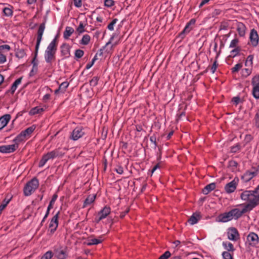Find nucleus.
I'll return each instance as SVG.
<instances>
[{
    "label": "nucleus",
    "mask_w": 259,
    "mask_h": 259,
    "mask_svg": "<svg viewBox=\"0 0 259 259\" xmlns=\"http://www.w3.org/2000/svg\"><path fill=\"white\" fill-rule=\"evenodd\" d=\"M240 197L242 200L247 202L241 210H243L244 213L259 205V193L256 195L252 190H244L241 193Z\"/></svg>",
    "instance_id": "nucleus-1"
},
{
    "label": "nucleus",
    "mask_w": 259,
    "mask_h": 259,
    "mask_svg": "<svg viewBox=\"0 0 259 259\" xmlns=\"http://www.w3.org/2000/svg\"><path fill=\"white\" fill-rule=\"evenodd\" d=\"M57 36H56L48 45L45 50L44 58L47 63L52 64L55 60L57 50Z\"/></svg>",
    "instance_id": "nucleus-2"
},
{
    "label": "nucleus",
    "mask_w": 259,
    "mask_h": 259,
    "mask_svg": "<svg viewBox=\"0 0 259 259\" xmlns=\"http://www.w3.org/2000/svg\"><path fill=\"white\" fill-rule=\"evenodd\" d=\"M64 151V148L59 147L43 155L39 162L38 167H42L49 160L63 157L65 154Z\"/></svg>",
    "instance_id": "nucleus-3"
},
{
    "label": "nucleus",
    "mask_w": 259,
    "mask_h": 259,
    "mask_svg": "<svg viewBox=\"0 0 259 259\" xmlns=\"http://www.w3.org/2000/svg\"><path fill=\"white\" fill-rule=\"evenodd\" d=\"M115 35V34H113L109 41L106 44V45L99 50V51L96 54L95 56L93 58L92 61L87 64L85 66V69L88 70L93 66L95 62L98 59V56L100 57H103L104 54L107 55L111 54L112 49L115 45H112L109 48L107 47L111 44ZM105 56H106V55H105Z\"/></svg>",
    "instance_id": "nucleus-4"
},
{
    "label": "nucleus",
    "mask_w": 259,
    "mask_h": 259,
    "mask_svg": "<svg viewBox=\"0 0 259 259\" xmlns=\"http://www.w3.org/2000/svg\"><path fill=\"white\" fill-rule=\"evenodd\" d=\"M244 213V211L243 210H241L239 208H234L228 212L220 214L218 219L220 222L226 223L233 219L238 220Z\"/></svg>",
    "instance_id": "nucleus-5"
},
{
    "label": "nucleus",
    "mask_w": 259,
    "mask_h": 259,
    "mask_svg": "<svg viewBox=\"0 0 259 259\" xmlns=\"http://www.w3.org/2000/svg\"><path fill=\"white\" fill-rule=\"evenodd\" d=\"M45 28L46 21L39 25L37 31L36 43L35 47L34 57L31 61V64L33 65V68L35 67L37 68V61L36 60V57L37 56L39 46L42 38V35Z\"/></svg>",
    "instance_id": "nucleus-6"
},
{
    "label": "nucleus",
    "mask_w": 259,
    "mask_h": 259,
    "mask_svg": "<svg viewBox=\"0 0 259 259\" xmlns=\"http://www.w3.org/2000/svg\"><path fill=\"white\" fill-rule=\"evenodd\" d=\"M39 182L37 178H33L28 182L23 189L24 195L26 196L31 195L38 187Z\"/></svg>",
    "instance_id": "nucleus-7"
},
{
    "label": "nucleus",
    "mask_w": 259,
    "mask_h": 259,
    "mask_svg": "<svg viewBox=\"0 0 259 259\" xmlns=\"http://www.w3.org/2000/svg\"><path fill=\"white\" fill-rule=\"evenodd\" d=\"M245 244L249 247L258 248L259 247V237L253 232H250L246 237Z\"/></svg>",
    "instance_id": "nucleus-8"
},
{
    "label": "nucleus",
    "mask_w": 259,
    "mask_h": 259,
    "mask_svg": "<svg viewBox=\"0 0 259 259\" xmlns=\"http://www.w3.org/2000/svg\"><path fill=\"white\" fill-rule=\"evenodd\" d=\"M239 181V178L236 177L231 182L227 183L225 186L226 192L228 194L234 192L236 189Z\"/></svg>",
    "instance_id": "nucleus-9"
},
{
    "label": "nucleus",
    "mask_w": 259,
    "mask_h": 259,
    "mask_svg": "<svg viewBox=\"0 0 259 259\" xmlns=\"http://www.w3.org/2000/svg\"><path fill=\"white\" fill-rule=\"evenodd\" d=\"M60 211H58L52 218L49 224V231L51 234H53L56 231L59 225V216Z\"/></svg>",
    "instance_id": "nucleus-10"
},
{
    "label": "nucleus",
    "mask_w": 259,
    "mask_h": 259,
    "mask_svg": "<svg viewBox=\"0 0 259 259\" xmlns=\"http://www.w3.org/2000/svg\"><path fill=\"white\" fill-rule=\"evenodd\" d=\"M84 134L82 126H77L72 131L70 138L73 141H76L81 138Z\"/></svg>",
    "instance_id": "nucleus-11"
},
{
    "label": "nucleus",
    "mask_w": 259,
    "mask_h": 259,
    "mask_svg": "<svg viewBox=\"0 0 259 259\" xmlns=\"http://www.w3.org/2000/svg\"><path fill=\"white\" fill-rule=\"evenodd\" d=\"M111 208L110 207L105 206L98 213V217L96 218L95 221L98 223L103 219H105L110 213Z\"/></svg>",
    "instance_id": "nucleus-12"
},
{
    "label": "nucleus",
    "mask_w": 259,
    "mask_h": 259,
    "mask_svg": "<svg viewBox=\"0 0 259 259\" xmlns=\"http://www.w3.org/2000/svg\"><path fill=\"white\" fill-rule=\"evenodd\" d=\"M54 254L57 259H66L68 257V252L66 248L62 247L55 248Z\"/></svg>",
    "instance_id": "nucleus-13"
},
{
    "label": "nucleus",
    "mask_w": 259,
    "mask_h": 259,
    "mask_svg": "<svg viewBox=\"0 0 259 259\" xmlns=\"http://www.w3.org/2000/svg\"><path fill=\"white\" fill-rule=\"evenodd\" d=\"M71 47L67 43H63L60 46V53L63 59H65L69 58L71 56L70 54Z\"/></svg>",
    "instance_id": "nucleus-14"
},
{
    "label": "nucleus",
    "mask_w": 259,
    "mask_h": 259,
    "mask_svg": "<svg viewBox=\"0 0 259 259\" xmlns=\"http://www.w3.org/2000/svg\"><path fill=\"white\" fill-rule=\"evenodd\" d=\"M249 40L251 43V45L253 47H256L258 45L259 41V36L257 31L254 29H252L250 30L249 34Z\"/></svg>",
    "instance_id": "nucleus-15"
},
{
    "label": "nucleus",
    "mask_w": 259,
    "mask_h": 259,
    "mask_svg": "<svg viewBox=\"0 0 259 259\" xmlns=\"http://www.w3.org/2000/svg\"><path fill=\"white\" fill-rule=\"evenodd\" d=\"M258 174V170L256 169L254 171L247 170L241 176V180L245 183L248 182L254 177H256Z\"/></svg>",
    "instance_id": "nucleus-16"
},
{
    "label": "nucleus",
    "mask_w": 259,
    "mask_h": 259,
    "mask_svg": "<svg viewBox=\"0 0 259 259\" xmlns=\"http://www.w3.org/2000/svg\"><path fill=\"white\" fill-rule=\"evenodd\" d=\"M228 238L232 241H236L239 238L238 230L235 228H230L227 232Z\"/></svg>",
    "instance_id": "nucleus-17"
},
{
    "label": "nucleus",
    "mask_w": 259,
    "mask_h": 259,
    "mask_svg": "<svg viewBox=\"0 0 259 259\" xmlns=\"http://www.w3.org/2000/svg\"><path fill=\"white\" fill-rule=\"evenodd\" d=\"M18 147V145L16 146L15 144L1 146L0 152L2 153H12L16 150Z\"/></svg>",
    "instance_id": "nucleus-18"
},
{
    "label": "nucleus",
    "mask_w": 259,
    "mask_h": 259,
    "mask_svg": "<svg viewBox=\"0 0 259 259\" xmlns=\"http://www.w3.org/2000/svg\"><path fill=\"white\" fill-rule=\"evenodd\" d=\"M236 29L240 37H244L246 34L247 28L245 25L241 22H236Z\"/></svg>",
    "instance_id": "nucleus-19"
},
{
    "label": "nucleus",
    "mask_w": 259,
    "mask_h": 259,
    "mask_svg": "<svg viewBox=\"0 0 259 259\" xmlns=\"http://www.w3.org/2000/svg\"><path fill=\"white\" fill-rule=\"evenodd\" d=\"M11 119V115L7 114L0 117V130L5 127Z\"/></svg>",
    "instance_id": "nucleus-20"
},
{
    "label": "nucleus",
    "mask_w": 259,
    "mask_h": 259,
    "mask_svg": "<svg viewBox=\"0 0 259 259\" xmlns=\"http://www.w3.org/2000/svg\"><path fill=\"white\" fill-rule=\"evenodd\" d=\"M3 13L5 16L11 17L13 15V7L11 5H8V7H6L3 9Z\"/></svg>",
    "instance_id": "nucleus-21"
},
{
    "label": "nucleus",
    "mask_w": 259,
    "mask_h": 259,
    "mask_svg": "<svg viewBox=\"0 0 259 259\" xmlns=\"http://www.w3.org/2000/svg\"><path fill=\"white\" fill-rule=\"evenodd\" d=\"M201 219V216L199 213H194L189 219L188 222L192 225L196 224L198 221Z\"/></svg>",
    "instance_id": "nucleus-22"
},
{
    "label": "nucleus",
    "mask_w": 259,
    "mask_h": 259,
    "mask_svg": "<svg viewBox=\"0 0 259 259\" xmlns=\"http://www.w3.org/2000/svg\"><path fill=\"white\" fill-rule=\"evenodd\" d=\"M96 195H90L84 201L82 207L85 208L87 206L93 203L96 199Z\"/></svg>",
    "instance_id": "nucleus-23"
},
{
    "label": "nucleus",
    "mask_w": 259,
    "mask_h": 259,
    "mask_svg": "<svg viewBox=\"0 0 259 259\" xmlns=\"http://www.w3.org/2000/svg\"><path fill=\"white\" fill-rule=\"evenodd\" d=\"M216 185L214 183H211L208 185H207L203 189L202 193L207 195L211 191L213 190L215 188Z\"/></svg>",
    "instance_id": "nucleus-24"
},
{
    "label": "nucleus",
    "mask_w": 259,
    "mask_h": 259,
    "mask_svg": "<svg viewBox=\"0 0 259 259\" xmlns=\"http://www.w3.org/2000/svg\"><path fill=\"white\" fill-rule=\"evenodd\" d=\"M74 30L73 28L70 26H66L63 33V37L65 39H67L73 34Z\"/></svg>",
    "instance_id": "nucleus-25"
},
{
    "label": "nucleus",
    "mask_w": 259,
    "mask_h": 259,
    "mask_svg": "<svg viewBox=\"0 0 259 259\" xmlns=\"http://www.w3.org/2000/svg\"><path fill=\"white\" fill-rule=\"evenodd\" d=\"M222 245L224 248L227 250V251H228L229 252H232V253H233V252L235 250L233 244L230 242L224 241Z\"/></svg>",
    "instance_id": "nucleus-26"
},
{
    "label": "nucleus",
    "mask_w": 259,
    "mask_h": 259,
    "mask_svg": "<svg viewBox=\"0 0 259 259\" xmlns=\"http://www.w3.org/2000/svg\"><path fill=\"white\" fill-rule=\"evenodd\" d=\"M22 79V77H21L17 79L14 81V82L12 84V85L11 87V89L10 90L11 94H13L15 93V91L16 90V89L17 88L18 85L21 83Z\"/></svg>",
    "instance_id": "nucleus-27"
},
{
    "label": "nucleus",
    "mask_w": 259,
    "mask_h": 259,
    "mask_svg": "<svg viewBox=\"0 0 259 259\" xmlns=\"http://www.w3.org/2000/svg\"><path fill=\"white\" fill-rule=\"evenodd\" d=\"M26 138V136L23 132L22 131L19 134H18L13 140V142H15L17 145L19 143L24 141Z\"/></svg>",
    "instance_id": "nucleus-28"
},
{
    "label": "nucleus",
    "mask_w": 259,
    "mask_h": 259,
    "mask_svg": "<svg viewBox=\"0 0 259 259\" xmlns=\"http://www.w3.org/2000/svg\"><path fill=\"white\" fill-rule=\"evenodd\" d=\"M44 111L43 108H40L38 106H36L32 108L29 111V115H34L40 113Z\"/></svg>",
    "instance_id": "nucleus-29"
},
{
    "label": "nucleus",
    "mask_w": 259,
    "mask_h": 259,
    "mask_svg": "<svg viewBox=\"0 0 259 259\" xmlns=\"http://www.w3.org/2000/svg\"><path fill=\"white\" fill-rule=\"evenodd\" d=\"M91 40V37L89 34H84L83 35L81 39L79 41V44L82 45H88Z\"/></svg>",
    "instance_id": "nucleus-30"
},
{
    "label": "nucleus",
    "mask_w": 259,
    "mask_h": 259,
    "mask_svg": "<svg viewBox=\"0 0 259 259\" xmlns=\"http://www.w3.org/2000/svg\"><path fill=\"white\" fill-rule=\"evenodd\" d=\"M35 128L36 126L35 125H32V126L28 127L25 130L22 131V132L25 134V136L26 137L27 136H30L35 130Z\"/></svg>",
    "instance_id": "nucleus-31"
},
{
    "label": "nucleus",
    "mask_w": 259,
    "mask_h": 259,
    "mask_svg": "<svg viewBox=\"0 0 259 259\" xmlns=\"http://www.w3.org/2000/svg\"><path fill=\"white\" fill-rule=\"evenodd\" d=\"M102 242V240L101 239H96V238L90 239L88 240L87 244L89 246H91V245H97V244H100Z\"/></svg>",
    "instance_id": "nucleus-32"
},
{
    "label": "nucleus",
    "mask_w": 259,
    "mask_h": 259,
    "mask_svg": "<svg viewBox=\"0 0 259 259\" xmlns=\"http://www.w3.org/2000/svg\"><path fill=\"white\" fill-rule=\"evenodd\" d=\"M192 30V27L189 26V24H186L183 30L180 33L179 35L184 38L185 34L188 33Z\"/></svg>",
    "instance_id": "nucleus-33"
},
{
    "label": "nucleus",
    "mask_w": 259,
    "mask_h": 259,
    "mask_svg": "<svg viewBox=\"0 0 259 259\" xmlns=\"http://www.w3.org/2000/svg\"><path fill=\"white\" fill-rule=\"evenodd\" d=\"M241 48H236L231 51L230 57L234 58L237 56L240 55V52L241 51Z\"/></svg>",
    "instance_id": "nucleus-34"
},
{
    "label": "nucleus",
    "mask_w": 259,
    "mask_h": 259,
    "mask_svg": "<svg viewBox=\"0 0 259 259\" xmlns=\"http://www.w3.org/2000/svg\"><path fill=\"white\" fill-rule=\"evenodd\" d=\"M251 85L252 87H259V74H256L252 78Z\"/></svg>",
    "instance_id": "nucleus-35"
},
{
    "label": "nucleus",
    "mask_w": 259,
    "mask_h": 259,
    "mask_svg": "<svg viewBox=\"0 0 259 259\" xmlns=\"http://www.w3.org/2000/svg\"><path fill=\"white\" fill-rule=\"evenodd\" d=\"M26 56V53L24 49H18L16 52V56L19 59H22Z\"/></svg>",
    "instance_id": "nucleus-36"
},
{
    "label": "nucleus",
    "mask_w": 259,
    "mask_h": 259,
    "mask_svg": "<svg viewBox=\"0 0 259 259\" xmlns=\"http://www.w3.org/2000/svg\"><path fill=\"white\" fill-rule=\"evenodd\" d=\"M253 55H249L246 60L245 65L246 66H249L250 67L252 66L253 65Z\"/></svg>",
    "instance_id": "nucleus-37"
},
{
    "label": "nucleus",
    "mask_w": 259,
    "mask_h": 259,
    "mask_svg": "<svg viewBox=\"0 0 259 259\" xmlns=\"http://www.w3.org/2000/svg\"><path fill=\"white\" fill-rule=\"evenodd\" d=\"M252 94L255 99H259V87H254L252 88Z\"/></svg>",
    "instance_id": "nucleus-38"
},
{
    "label": "nucleus",
    "mask_w": 259,
    "mask_h": 259,
    "mask_svg": "<svg viewBox=\"0 0 259 259\" xmlns=\"http://www.w3.org/2000/svg\"><path fill=\"white\" fill-rule=\"evenodd\" d=\"M69 84L68 81H64L61 83L59 87V90H61V93H64L66 91V89L69 86Z\"/></svg>",
    "instance_id": "nucleus-39"
},
{
    "label": "nucleus",
    "mask_w": 259,
    "mask_h": 259,
    "mask_svg": "<svg viewBox=\"0 0 259 259\" xmlns=\"http://www.w3.org/2000/svg\"><path fill=\"white\" fill-rule=\"evenodd\" d=\"M253 120L255 127L257 128H259V108L257 109L256 111Z\"/></svg>",
    "instance_id": "nucleus-40"
},
{
    "label": "nucleus",
    "mask_w": 259,
    "mask_h": 259,
    "mask_svg": "<svg viewBox=\"0 0 259 259\" xmlns=\"http://www.w3.org/2000/svg\"><path fill=\"white\" fill-rule=\"evenodd\" d=\"M222 255L223 259H234L233 253H231L228 251L223 252Z\"/></svg>",
    "instance_id": "nucleus-41"
},
{
    "label": "nucleus",
    "mask_w": 259,
    "mask_h": 259,
    "mask_svg": "<svg viewBox=\"0 0 259 259\" xmlns=\"http://www.w3.org/2000/svg\"><path fill=\"white\" fill-rule=\"evenodd\" d=\"M239 43V39L238 38H234L232 39L230 44L229 48H240V47L238 46V44Z\"/></svg>",
    "instance_id": "nucleus-42"
},
{
    "label": "nucleus",
    "mask_w": 259,
    "mask_h": 259,
    "mask_svg": "<svg viewBox=\"0 0 259 259\" xmlns=\"http://www.w3.org/2000/svg\"><path fill=\"white\" fill-rule=\"evenodd\" d=\"M84 55V51L80 49H77L75 51L74 55L76 59L81 58Z\"/></svg>",
    "instance_id": "nucleus-43"
},
{
    "label": "nucleus",
    "mask_w": 259,
    "mask_h": 259,
    "mask_svg": "<svg viewBox=\"0 0 259 259\" xmlns=\"http://www.w3.org/2000/svg\"><path fill=\"white\" fill-rule=\"evenodd\" d=\"M242 75L244 77L249 76L252 73V68H244L242 70Z\"/></svg>",
    "instance_id": "nucleus-44"
},
{
    "label": "nucleus",
    "mask_w": 259,
    "mask_h": 259,
    "mask_svg": "<svg viewBox=\"0 0 259 259\" xmlns=\"http://www.w3.org/2000/svg\"><path fill=\"white\" fill-rule=\"evenodd\" d=\"M58 195L56 194L53 195L51 201H50L49 204L48 206L49 209H52L53 207V205L57 199Z\"/></svg>",
    "instance_id": "nucleus-45"
},
{
    "label": "nucleus",
    "mask_w": 259,
    "mask_h": 259,
    "mask_svg": "<svg viewBox=\"0 0 259 259\" xmlns=\"http://www.w3.org/2000/svg\"><path fill=\"white\" fill-rule=\"evenodd\" d=\"M54 253L51 250L46 252L41 257L42 259H51L53 256Z\"/></svg>",
    "instance_id": "nucleus-46"
},
{
    "label": "nucleus",
    "mask_w": 259,
    "mask_h": 259,
    "mask_svg": "<svg viewBox=\"0 0 259 259\" xmlns=\"http://www.w3.org/2000/svg\"><path fill=\"white\" fill-rule=\"evenodd\" d=\"M85 31L84 29V25L82 22H80L79 26L76 28V31L79 33L81 34Z\"/></svg>",
    "instance_id": "nucleus-47"
},
{
    "label": "nucleus",
    "mask_w": 259,
    "mask_h": 259,
    "mask_svg": "<svg viewBox=\"0 0 259 259\" xmlns=\"http://www.w3.org/2000/svg\"><path fill=\"white\" fill-rule=\"evenodd\" d=\"M118 21V19L117 18L113 19L112 21L108 25L107 28L109 30H113L114 29V26L115 24L117 23Z\"/></svg>",
    "instance_id": "nucleus-48"
},
{
    "label": "nucleus",
    "mask_w": 259,
    "mask_h": 259,
    "mask_svg": "<svg viewBox=\"0 0 259 259\" xmlns=\"http://www.w3.org/2000/svg\"><path fill=\"white\" fill-rule=\"evenodd\" d=\"M242 67L241 63L236 64L234 67L231 68V72L234 73L238 72V71Z\"/></svg>",
    "instance_id": "nucleus-49"
},
{
    "label": "nucleus",
    "mask_w": 259,
    "mask_h": 259,
    "mask_svg": "<svg viewBox=\"0 0 259 259\" xmlns=\"http://www.w3.org/2000/svg\"><path fill=\"white\" fill-rule=\"evenodd\" d=\"M99 81V77L94 76L90 81V84L91 86L95 87L98 84Z\"/></svg>",
    "instance_id": "nucleus-50"
},
{
    "label": "nucleus",
    "mask_w": 259,
    "mask_h": 259,
    "mask_svg": "<svg viewBox=\"0 0 259 259\" xmlns=\"http://www.w3.org/2000/svg\"><path fill=\"white\" fill-rule=\"evenodd\" d=\"M9 202L10 200H7L6 199L4 200L3 203L0 205V214L2 213V211L5 208Z\"/></svg>",
    "instance_id": "nucleus-51"
},
{
    "label": "nucleus",
    "mask_w": 259,
    "mask_h": 259,
    "mask_svg": "<svg viewBox=\"0 0 259 259\" xmlns=\"http://www.w3.org/2000/svg\"><path fill=\"white\" fill-rule=\"evenodd\" d=\"M104 6L107 8H110L114 5L115 2L113 0H104Z\"/></svg>",
    "instance_id": "nucleus-52"
},
{
    "label": "nucleus",
    "mask_w": 259,
    "mask_h": 259,
    "mask_svg": "<svg viewBox=\"0 0 259 259\" xmlns=\"http://www.w3.org/2000/svg\"><path fill=\"white\" fill-rule=\"evenodd\" d=\"M218 56H219V55H218L217 56L216 60L214 61V62H213L212 66L211 67L210 70H211V72L212 73H214L215 72L216 69H217V68L218 67V64L217 63V59L218 57Z\"/></svg>",
    "instance_id": "nucleus-53"
},
{
    "label": "nucleus",
    "mask_w": 259,
    "mask_h": 259,
    "mask_svg": "<svg viewBox=\"0 0 259 259\" xmlns=\"http://www.w3.org/2000/svg\"><path fill=\"white\" fill-rule=\"evenodd\" d=\"M240 150V145L239 144H236L235 146L231 147V151L232 153H236Z\"/></svg>",
    "instance_id": "nucleus-54"
},
{
    "label": "nucleus",
    "mask_w": 259,
    "mask_h": 259,
    "mask_svg": "<svg viewBox=\"0 0 259 259\" xmlns=\"http://www.w3.org/2000/svg\"><path fill=\"white\" fill-rule=\"evenodd\" d=\"M231 102L235 106H237L241 102V99L239 96L234 97L232 99Z\"/></svg>",
    "instance_id": "nucleus-55"
},
{
    "label": "nucleus",
    "mask_w": 259,
    "mask_h": 259,
    "mask_svg": "<svg viewBox=\"0 0 259 259\" xmlns=\"http://www.w3.org/2000/svg\"><path fill=\"white\" fill-rule=\"evenodd\" d=\"M170 255V252L169 251H166L159 257V259H168Z\"/></svg>",
    "instance_id": "nucleus-56"
},
{
    "label": "nucleus",
    "mask_w": 259,
    "mask_h": 259,
    "mask_svg": "<svg viewBox=\"0 0 259 259\" xmlns=\"http://www.w3.org/2000/svg\"><path fill=\"white\" fill-rule=\"evenodd\" d=\"M150 141L151 143L154 144V148L156 149L157 147V143H156V137L155 135H153L150 138Z\"/></svg>",
    "instance_id": "nucleus-57"
},
{
    "label": "nucleus",
    "mask_w": 259,
    "mask_h": 259,
    "mask_svg": "<svg viewBox=\"0 0 259 259\" xmlns=\"http://www.w3.org/2000/svg\"><path fill=\"white\" fill-rule=\"evenodd\" d=\"M11 48L10 46L8 45H3L0 46V52H3L4 50H6L7 51H10Z\"/></svg>",
    "instance_id": "nucleus-58"
},
{
    "label": "nucleus",
    "mask_w": 259,
    "mask_h": 259,
    "mask_svg": "<svg viewBox=\"0 0 259 259\" xmlns=\"http://www.w3.org/2000/svg\"><path fill=\"white\" fill-rule=\"evenodd\" d=\"M115 171L118 174L121 175L123 173V168L120 165H118L115 168Z\"/></svg>",
    "instance_id": "nucleus-59"
},
{
    "label": "nucleus",
    "mask_w": 259,
    "mask_h": 259,
    "mask_svg": "<svg viewBox=\"0 0 259 259\" xmlns=\"http://www.w3.org/2000/svg\"><path fill=\"white\" fill-rule=\"evenodd\" d=\"M7 61L6 56L3 54L2 52H0V64H3Z\"/></svg>",
    "instance_id": "nucleus-60"
},
{
    "label": "nucleus",
    "mask_w": 259,
    "mask_h": 259,
    "mask_svg": "<svg viewBox=\"0 0 259 259\" xmlns=\"http://www.w3.org/2000/svg\"><path fill=\"white\" fill-rule=\"evenodd\" d=\"M253 139V137L251 135H246L244 138L246 144L249 143Z\"/></svg>",
    "instance_id": "nucleus-61"
},
{
    "label": "nucleus",
    "mask_w": 259,
    "mask_h": 259,
    "mask_svg": "<svg viewBox=\"0 0 259 259\" xmlns=\"http://www.w3.org/2000/svg\"><path fill=\"white\" fill-rule=\"evenodd\" d=\"M222 13V10L220 9H215L212 13V17H216L219 15H220Z\"/></svg>",
    "instance_id": "nucleus-62"
},
{
    "label": "nucleus",
    "mask_w": 259,
    "mask_h": 259,
    "mask_svg": "<svg viewBox=\"0 0 259 259\" xmlns=\"http://www.w3.org/2000/svg\"><path fill=\"white\" fill-rule=\"evenodd\" d=\"M50 97H51V95L49 93H47L42 97L43 102H47L48 100H50Z\"/></svg>",
    "instance_id": "nucleus-63"
},
{
    "label": "nucleus",
    "mask_w": 259,
    "mask_h": 259,
    "mask_svg": "<svg viewBox=\"0 0 259 259\" xmlns=\"http://www.w3.org/2000/svg\"><path fill=\"white\" fill-rule=\"evenodd\" d=\"M74 5L77 8L81 7L82 5L81 0H73Z\"/></svg>",
    "instance_id": "nucleus-64"
}]
</instances>
